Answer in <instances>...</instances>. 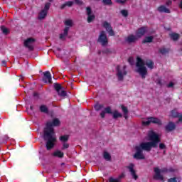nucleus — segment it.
<instances>
[{
  "mask_svg": "<svg viewBox=\"0 0 182 182\" xmlns=\"http://www.w3.org/2000/svg\"><path fill=\"white\" fill-rule=\"evenodd\" d=\"M60 125V121L58 118H55L52 122L48 121L46 127L44 129V140H46L47 150H51L56 143V134L53 127Z\"/></svg>",
  "mask_w": 182,
  "mask_h": 182,
  "instance_id": "1",
  "label": "nucleus"
},
{
  "mask_svg": "<svg viewBox=\"0 0 182 182\" xmlns=\"http://www.w3.org/2000/svg\"><path fill=\"white\" fill-rule=\"evenodd\" d=\"M145 65L149 69H153L154 66V63H153L151 60H148L144 62V60H143L140 57L136 58V73H139L140 76H141L142 79H145L146 76H147V68H146V66H144Z\"/></svg>",
  "mask_w": 182,
  "mask_h": 182,
  "instance_id": "2",
  "label": "nucleus"
},
{
  "mask_svg": "<svg viewBox=\"0 0 182 182\" xmlns=\"http://www.w3.org/2000/svg\"><path fill=\"white\" fill-rule=\"evenodd\" d=\"M136 153L134 155V159L136 160H144L146 156H144V154H143V150L145 151H151L150 149V144L149 143H141L139 145L135 147Z\"/></svg>",
  "mask_w": 182,
  "mask_h": 182,
  "instance_id": "3",
  "label": "nucleus"
},
{
  "mask_svg": "<svg viewBox=\"0 0 182 182\" xmlns=\"http://www.w3.org/2000/svg\"><path fill=\"white\" fill-rule=\"evenodd\" d=\"M148 140H150L149 142H143L149 143L150 149L157 147V144L160 143V136L156 132L153 131H149L147 134Z\"/></svg>",
  "mask_w": 182,
  "mask_h": 182,
  "instance_id": "4",
  "label": "nucleus"
},
{
  "mask_svg": "<svg viewBox=\"0 0 182 182\" xmlns=\"http://www.w3.org/2000/svg\"><path fill=\"white\" fill-rule=\"evenodd\" d=\"M106 113L108 114H112V118L114 119H119V117H123V114L119 112V111L114 110V112H112V108H110V107L105 108L104 110L100 114L102 119H105L106 117Z\"/></svg>",
  "mask_w": 182,
  "mask_h": 182,
  "instance_id": "5",
  "label": "nucleus"
},
{
  "mask_svg": "<svg viewBox=\"0 0 182 182\" xmlns=\"http://www.w3.org/2000/svg\"><path fill=\"white\" fill-rule=\"evenodd\" d=\"M127 67L126 65L117 67V77L118 80L122 81L124 79V76L127 75V70H126Z\"/></svg>",
  "mask_w": 182,
  "mask_h": 182,
  "instance_id": "6",
  "label": "nucleus"
},
{
  "mask_svg": "<svg viewBox=\"0 0 182 182\" xmlns=\"http://www.w3.org/2000/svg\"><path fill=\"white\" fill-rule=\"evenodd\" d=\"M154 171L155 173L154 175V178L155 180H159L160 181H164V176H163L161 173H167V171H168V170H167V168H166L160 169L156 167V168H154Z\"/></svg>",
  "mask_w": 182,
  "mask_h": 182,
  "instance_id": "7",
  "label": "nucleus"
},
{
  "mask_svg": "<svg viewBox=\"0 0 182 182\" xmlns=\"http://www.w3.org/2000/svg\"><path fill=\"white\" fill-rule=\"evenodd\" d=\"M150 123H154L155 124H158V126H161V124H162L161 120H160V119L156 118V117H149V118H146V119H144V120H142L143 126H149V124H150Z\"/></svg>",
  "mask_w": 182,
  "mask_h": 182,
  "instance_id": "8",
  "label": "nucleus"
},
{
  "mask_svg": "<svg viewBox=\"0 0 182 182\" xmlns=\"http://www.w3.org/2000/svg\"><path fill=\"white\" fill-rule=\"evenodd\" d=\"M49 8H50V3H46L45 4L44 9L41 10L38 14V19H45L46 18Z\"/></svg>",
  "mask_w": 182,
  "mask_h": 182,
  "instance_id": "9",
  "label": "nucleus"
},
{
  "mask_svg": "<svg viewBox=\"0 0 182 182\" xmlns=\"http://www.w3.org/2000/svg\"><path fill=\"white\" fill-rule=\"evenodd\" d=\"M35 45V39L32 38H27L24 41V46L28 48L29 50H33V46Z\"/></svg>",
  "mask_w": 182,
  "mask_h": 182,
  "instance_id": "10",
  "label": "nucleus"
},
{
  "mask_svg": "<svg viewBox=\"0 0 182 182\" xmlns=\"http://www.w3.org/2000/svg\"><path fill=\"white\" fill-rule=\"evenodd\" d=\"M98 42H100L102 46H106V45H107V36H106V33H105V31L100 32Z\"/></svg>",
  "mask_w": 182,
  "mask_h": 182,
  "instance_id": "11",
  "label": "nucleus"
},
{
  "mask_svg": "<svg viewBox=\"0 0 182 182\" xmlns=\"http://www.w3.org/2000/svg\"><path fill=\"white\" fill-rule=\"evenodd\" d=\"M54 87L58 95V96H60L61 97H65L66 96L67 93L66 91L63 90L62 87V85L60 84H55Z\"/></svg>",
  "mask_w": 182,
  "mask_h": 182,
  "instance_id": "12",
  "label": "nucleus"
},
{
  "mask_svg": "<svg viewBox=\"0 0 182 182\" xmlns=\"http://www.w3.org/2000/svg\"><path fill=\"white\" fill-rule=\"evenodd\" d=\"M86 14L87 15V22L88 23H90L91 22H93L95 21V18L96 16L92 11V9L90 7H87L86 8Z\"/></svg>",
  "mask_w": 182,
  "mask_h": 182,
  "instance_id": "13",
  "label": "nucleus"
},
{
  "mask_svg": "<svg viewBox=\"0 0 182 182\" xmlns=\"http://www.w3.org/2000/svg\"><path fill=\"white\" fill-rule=\"evenodd\" d=\"M102 26L106 29L110 36H114V31H113V28H112V26L109 22L104 21L102 23Z\"/></svg>",
  "mask_w": 182,
  "mask_h": 182,
  "instance_id": "14",
  "label": "nucleus"
},
{
  "mask_svg": "<svg viewBox=\"0 0 182 182\" xmlns=\"http://www.w3.org/2000/svg\"><path fill=\"white\" fill-rule=\"evenodd\" d=\"M102 26L106 29L110 36H114V31H113V28H112V26L109 22L104 21L102 23Z\"/></svg>",
  "mask_w": 182,
  "mask_h": 182,
  "instance_id": "15",
  "label": "nucleus"
},
{
  "mask_svg": "<svg viewBox=\"0 0 182 182\" xmlns=\"http://www.w3.org/2000/svg\"><path fill=\"white\" fill-rule=\"evenodd\" d=\"M43 82L44 83H52V75L50 72L46 71L43 73Z\"/></svg>",
  "mask_w": 182,
  "mask_h": 182,
  "instance_id": "16",
  "label": "nucleus"
},
{
  "mask_svg": "<svg viewBox=\"0 0 182 182\" xmlns=\"http://www.w3.org/2000/svg\"><path fill=\"white\" fill-rule=\"evenodd\" d=\"M128 168L133 178H134L135 180H137V178H139V176H137V174H136V171L134 170V164H129V166H128Z\"/></svg>",
  "mask_w": 182,
  "mask_h": 182,
  "instance_id": "17",
  "label": "nucleus"
},
{
  "mask_svg": "<svg viewBox=\"0 0 182 182\" xmlns=\"http://www.w3.org/2000/svg\"><path fill=\"white\" fill-rule=\"evenodd\" d=\"M146 32H147V27L140 28L136 31V36L138 38H141V36H144Z\"/></svg>",
  "mask_w": 182,
  "mask_h": 182,
  "instance_id": "18",
  "label": "nucleus"
},
{
  "mask_svg": "<svg viewBox=\"0 0 182 182\" xmlns=\"http://www.w3.org/2000/svg\"><path fill=\"white\" fill-rule=\"evenodd\" d=\"M137 39H139L137 36L130 35L127 38L126 41L128 42V43H133L136 42Z\"/></svg>",
  "mask_w": 182,
  "mask_h": 182,
  "instance_id": "19",
  "label": "nucleus"
},
{
  "mask_svg": "<svg viewBox=\"0 0 182 182\" xmlns=\"http://www.w3.org/2000/svg\"><path fill=\"white\" fill-rule=\"evenodd\" d=\"M174 129H176V124L173 122H169L166 127V130L167 132H173Z\"/></svg>",
  "mask_w": 182,
  "mask_h": 182,
  "instance_id": "20",
  "label": "nucleus"
},
{
  "mask_svg": "<svg viewBox=\"0 0 182 182\" xmlns=\"http://www.w3.org/2000/svg\"><path fill=\"white\" fill-rule=\"evenodd\" d=\"M159 12H164L165 14H170V9H167L165 6H160L158 8Z\"/></svg>",
  "mask_w": 182,
  "mask_h": 182,
  "instance_id": "21",
  "label": "nucleus"
},
{
  "mask_svg": "<svg viewBox=\"0 0 182 182\" xmlns=\"http://www.w3.org/2000/svg\"><path fill=\"white\" fill-rule=\"evenodd\" d=\"M68 32H69V27H65V28L64 29L63 33H61L60 35V39L64 40L66 38V36H68Z\"/></svg>",
  "mask_w": 182,
  "mask_h": 182,
  "instance_id": "22",
  "label": "nucleus"
},
{
  "mask_svg": "<svg viewBox=\"0 0 182 182\" xmlns=\"http://www.w3.org/2000/svg\"><path fill=\"white\" fill-rule=\"evenodd\" d=\"M73 4H75V1H67L65 4H62L60 8V9H65V6H73Z\"/></svg>",
  "mask_w": 182,
  "mask_h": 182,
  "instance_id": "23",
  "label": "nucleus"
},
{
  "mask_svg": "<svg viewBox=\"0 0 182 182\" xmlns=\"http://www.w3.org/2000/svg\"><path fill=\"white\" fill-rule=\"evenodd\" d=\"M53 156H54V157H59L60 159H62L64 156V154L61 151L57 150L53 154Z\"/></svg>",
  "mask_w": 182,
  "mask_h": 182,
  "instance_id": "24",
  "label": "nucleus"
},
{
  "mask_svg": "<svg viewBox=\"0 0 182 182\" xmlns=\"http://www.w3.org/2000/svg\"><path fill=\"white\" fill-rule=\"evenodd\" d=\"M170 38L173 39V41H177L178 38H180V35L177 33H172L170 34Z\"/></svg>",
  "mask_w": 182,
  "mask_h": 182,
  "instance_id": "25",
  "label": "nucleus"
},
{
  "mask_svg": "<svg viewBox=\"0 0 182 182\" xmlns=\"http://www.w3.org/2000/svg\"><path fill=\"white\" fill-rule=\"evenodd\" d=\"M103 157L107 161H110L112 159V156H110V154L107 151H105L103 154Z\"/></svg>",
  "mask_w": 182,
  "mask_h": 182,
  "instance_id": "26",
  "label": "nucleus"
},
{
  "mask_svg": "<svg viewBox=\"0 0 182 182\" xmlns=\"http://www.w3.org/2000/svg\"><path fill=\"white\" fill-rule=\"evenodd\" d=\"M153 39H154L153 36H148V37H146L142 42L143 43H150L153 42Z\"/></svg>",
  "mask_w": 182,
  "mask_h": 182,
  "instance_id": "27",
  "label": "nucleus"
},
{
  "mask_svg": "<svg viewBox=\"0 0 182 182\" xmlns=\"http://www.w3.org/2000/svg\"><path fill=\"white\" fill-rule=\"evenodd\" d=\"M1 32L4 33V35H8L9 33V29L8 28L5 27V26H1Z\"/></svg>",
  "mask_w": 182,
  "mask_h": 182,
  "instance_id": "28",
  "label": "nucleus"
},
{
  "mask_svg": "<svg viewBox=\"0 0 182 182\" xmlns=\"http://www.w3.org/2000/svg\"><path fill=\"white\" fill-rule=\"evenodd\" d=\"M65 26H70V28H71V26H73V21L68 19L65 21Z\"/></svg>",
  "mask_w": 182,
  "mask_h": 182,
  "instance_id": "29",
  "label": "nucleus"
},
{
  "mask_svg": "<svg viewBox=\"0 0 182 182\" xmlns=\"http://www.w3.org/2000/svg\"><path fill=\"white\" fill-rule=\"evenodd\" d=\"M60 141H68L69 140V136L68 135H63L60 137Z\"/></svg>",
  "mask_w": 182,
  "mask_h": 182,
  "instance_id": "30",
  "label": "nucleus"
},
{
  "mask_svg": "<svg viewBox=\"0 0 182 182\" xmlns=\"http://www.w3.org/2000/svg\"><path fill=\"white\" fill-rule=\"evenodd\" d=\"M41 112H43V113H48V107L45 105H42L40 107Z\"/></svg>",
  "mask_w": 182,
  "mask_h": 182,
  "instance_id": "31",
  "label": "nucleus"
},
{
  "mask_svg": "<svg viewBox=\"0 0 182 182\" xmlns=\"http://www.w3.org/2000/svg\"><path fill=\"white\" fill-rule=\"evenodd\" d=\"M103 106L100 104H97L95 105V109L97 110V112H99V110H102Z\"/></svg>",
  "mask_w": 182,
  "mask_h": 182,
  "instance_id": "32",
  "label": "nucleus"
},
{
  "mask_svg": "<svg viewBox=\"0 0 182 182\" xmlns=\"http://www.w3.org/2000/svg\"><path fill=\"white\" fill-rule=\"evenodd\" d=\"M121 109H122V112L124 114H128L129 110L127 109V107H124V105L121 106Z\"/></svg>",
  "mask_w": 182,
  "mask_h": 182,
  "instance_id": "33",
  "label": "nucleus"
},
{
  "mask_svg": "<svg viewBox=\"0 0 182 182\" xmlns=\"http://www.w3.org/2000/svg\"><path fill=\"white\" fill-rule=\"evenodd\" d=\"M121 14L122 16H124L125 18L129 15V13L127 12V10H122Z\"/></svg>",
  "mask_w": 182,
  "mask_h": 182,
  "instance_id": "34",
  "label": "nucleus"
},
{
  "mask_svg": "<svg viewBox=\"0 0 182 182\" xmlns=\"http://www.w3.org/2000/svg\"><path fill=\"white\" fill-rule=\"evenodd\" d=\"M105 5H112V0H103Z\"/></svg>",
  "mask_w": 182,
  "mask_h": 182,
  "instance_id": "35",
  "label": "nucleus"
},
{
  "mask_svg": "<svg viewBox=\"0 0 182 182\" xmlns=\"http://www.w3.org/2000/svg\"><path fill=\"white\" fill-rule=\"evenodd\" d=\"M65 149H69V144L63 143L62 150H65Z\"/></svg>",
  "mask_w": 182,
  "mask_h": 182,
  "instance_id": "36",
  "label": "nucleus"
},
{
  "mask_svg": "<svg viewBox=\"0 0 182 182\" xmlns=\"http://www.w3.org/2000/svg\"><path fill=\"white\" fill-rule=\"evenodd\" d=\"M161 53L164 55L165 53H167L168 52V50L166 48H162L160 50Z\"/></svg>",
  "mask_w": 182,
  "mask_h": 182,
  "instance_id": "37",
  "label": "nucleus"
},
{
  "mask_svg": "<svg viewBox=\"0 0 182 182\" xmlns=\"http://www.w3.org/2000/svg\"><path fill=\"white\" fill-rule=\"evenodd\" d=\"M109 182H120V181H119V179H116L114 178H109Z\"/></svg>",
  "mask_w": 182,
  "mask_h": 182,
  "instance_id": "38",
  "label": "nucleus"
},
{
  "mask_svg": "<svg viewBox=\"0 0 182 182\" xmlns=\"http://www.w3.org/2000/svg\"><path fill=\"white\" fill-rule=\"evenodd\" d=\"M74 4H76V5H82V0H74Z\"/></svg>",
  "mask_w": 182,
  "mask_h": 182,
  "instance_id": "39",
  "label": "nucleus"
},
{
  "mask_svg": "<svg viewBox=\"0 0 182 182\" xmlns=\"http://www.w3.org/2000/svg\"><path fill=\"white\" fill-rule=\"evenodd\" d=\"M159 149H161V150L166 149V145L163 143L159 144Z\"/></svg>",
  "mask_w": 182,
  "mask_h": 182,
  "instance_id": "40",
  "label": "nucleus"
},
{
  "mask_svg": "<svg viewBox=\"0 0 182 182\" xmlns=\"http://www.w3.org/2000/svg\"><path fill=\"white\" fill-rule=\"evenodd\" d=\"M168 182H177V178H171L168 180Z\"/></svg>",
  "mask_w": 182,
  "mask_h": 182,
  "instance_id": "41",
  "label": "nucleus"
},
{
  "mask_svg": "<svg viewBox=\"0 0 182 182\" xmlns=\"http://www.w3.org/2000/svg\"><path fill=\"white\" fill-rule=\"evenodd\" d=\"M118 4H125L127 0H116Z\"/></svg>",
  "mask_w": 182,
  "mask_h": 182,
  "instance_id": "42",
  "label": "nucleus"
},
{
  "mask_svg": "<svg viewBox=\"0 0 182 182\" xmlns=\"http://www.w3.org/2000/svg\"><path fill=\"white\" fill-rule=\"evenodd\" d=\"M156 85H159V86H161V80L159 79L156 80Z\"/></svg>",
  "mask_w": 182,
  "mask_h": 182,
  "instance_id": "43",
  "label": "nucleus"
},
{
  "mask_svg": "<svg viewBox=\"0 0 182 182\" xmlns=\"http://www.w3.org/2000/svg\"><path fill=\"white\" fill-rule=\"evenodd\" d=\"M128 61L129 62V63H130L131 65H133V58H129V60H128Z\"/></svg>",
  "mask_w": 182,
  "mask_h": 182,
  "instance_id": "44",
  "label": "nucleus"
},
{
  "mask_svg": "<svg viewBox=\"0 0 182 182\" xmlns=\"http://www.w3.org/2000/svg\"><path fill=\"white\" fill-rule=\"evenodd\" d=\"M173 86H174V83H173V82H170V83L167 85L168 87H173Z\"/></svg>",
  "mask_w": 182,
  "mask_h": 182,
  "instance_id": "45",
  "label": "nucleus"
},
{
  "mask_svg": "<svg viewBox=\"0 0 182 182\" xmlns=\"http://www.w3.org/2000/svg\"><path fill=\"white\" fill-rule=\"evenodd\" d=\"M1 65H2V66H6V60H2Z\"/></svg>",
  "mask_w": 182,
  "mask_h": 182,
  "instance_id": "46",
  "label": "nucleus"
},
{
  "mask_svg": "<svg viewBox=\"0 0 182 182\" xmlns=\"http://www.w3.org/2000/svg\"><path fill=\"white\" fill-rule=\"evenodd\" d=\"M171 4H172V2H171V0H168V1H166V5H168V6L171 5Z\"/></svg>",
  "mask_w": 182,
  "mask_h": 182,
  "instance_id": "47",
  "label": "nucleus"
},
{
  "mask_svg": "<svg viewBox=\"0 0 182 182\" xmlns=\"http://www.w3.org/2000/svg\"><path fill=\"white\" fill-rule=\"evenodd\" d=\"M123 177H124V173H122V174L119 176V178H123Z\"/></svg>",
  "mask_w": 182,
  "mask_h": 182,
  "instance_id": "48",
  "label": "nucleus"
},
{
  "mask_svg": "<svg viewBox=\"0 0 182 182\" xmlns=\"http://www.w3.org/2000/svg\"><path fill=\"white\" fill-rule=\"evenodd\" d=\"M179 7L181 8V9H182V0L181 1V3L179 4Z\"/></svg>",
  "mask_w": 182,
  "mask_h": 182,
  "instance_id": "49",
  "label": "nucleus"
},
{
  "mask_svg": "<svg viewBox=\"0 0 182 182\" xmlns=\"http://www.w3.org/2000/svg\"><path fill=\"white\" fill-rule=\"evenodd\" d=\"M124 117L125 119H127V114H124Z\"/></svg>",
  "mask_w": 182,
  "mask_h": 182,
  "instance_id": "50",
  "label": "nucleus"
},
{
  "mask_svg": "<svg viewBox=\"0 0 182 182\" xmlns=\"http://www.w3.org/2000/svg\"><path fill=\"white\" fill-rule=\"evenodd\" d=\"M168 171H174V169L171 168L168 169Z\"/></svg>",
  "mask_w": 182,
  "mask_h": 182,
  "instance_id": "51",
  "label": "nucleus"
}]
</instances>
